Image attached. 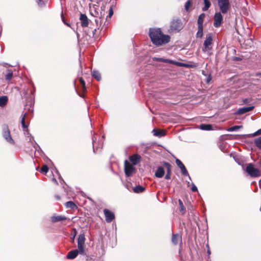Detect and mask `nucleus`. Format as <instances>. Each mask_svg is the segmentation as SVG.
Wrapping results in <instances>:
<instances>
[{"label": "nucleus", "instance_id": "11", "mask_svg": "<svg viewBox=\"0 0 261 261\" xmlns=\"http://www.w3.org/2000/svg\"><path fill=\"white\" fill-rule=\"evenodd\" d=\"M103 213L106 217V221L110 223L115 218L114 214L113 212L108 209H105Z\"/></svg>", "mask_w": 261, "mask_h": 261}, {"label": "nucleus", "instance_id": "21", "mask_svg": "<svg viewBox=\"0 0 261 261\" xmlns=\"http://www.w3.org/2000/svg\"><path fill=\"white\" fill-rule=\"evenodd\" d=\"M152 133L154 136H157L159 137H161L165 135V133L164 131L162 130L156 129H153Z\"/></svg>", "mask_w": 261, "mask_h": 261}, {"label": "nucleus", "instance_id": "16", "mask_svg": "<svg viewBox=\"0 0 261 261\" xmlns=\"http://www.w3.org/2000/svg\"><path fill=\"white\" fill-rule=\"evenodd\" d=\"M79 254L78 250L77 249H74L71 251H70L67 256L66 257L67 259H74L77 257L78 254Z\"/></svg>", "mask_w": 261, "mask_h": 261}, {"label": "nucleus", "instance_id": "45", "mask_svg": "<svg viewBox=\"0 0 261 261\" xmlns=\"http://www.w3.org/2000/svg\"><path fill=\"white\" fill-rule=\"evenodd\" d=\"M211 80V75H209L207 78V80H206V82L207 83H209L210 82V81Z\"/></svg>", "mask_w": 261, "mask_h": 261}, {"label": "nucleus", "instance_id": "8", "mask_svg": "<svg viewBox=\"0 0 261 261\" xmlns=\"http://www.w3.org/2000/svg\"><path fill=\"white\" fill-rule=\"evenodd\" d=\"M213 39L211 35L209 34L206 37V39L203 43L204 47L202 50L204 52L210 50L211 47H210L212 44Z\"/></svg>", "mask_w": 261, "mask_h": 261}, {"label": "nucleus", "instance_id": "41", "mask_svg": "<svg viewBox=\"0 0 261 261\" xmlns=\"http://www.w3.org/2000/svg\"><path fill=\"white\" fill-rule=\"evenodd\" d=\"M191 185H192L191 190L193 192H197L198 191V189H197V187L195 186V185L193 183H192Z\"/></svg>", "mask_w": 261, "mask_h": 261}, {"label": "nucleus", "instance_id": "46", "mask_svg": "<svg viewBox=\"0 0 261 261\" xmlns=\"http://www.w3.org/2000/svg\"><path fill=\"white\" fill-rule=\"evenodd\" d=\"M53 181L56 184H58V182L57 181V180L55 178H53Z\"/></svg>", "mask_w": 261, "mask_h": 261}, {"label": "nucleus", "instance_id": "42", "mask_svg": "<svg viewBox=\"0 0 261 261\" xmlns=\"http://www.w3.org/2000/svg\"><path fill=\"white\" fill-rule=\"evenodd\" d=\"M259 135H261V128L255 132L252 136H255Z\"/></svg>", "mask_w": 261, "mask_h": 261}, {"label": "nucleus", "instance_id": "54", "mask_svg": "<svg viewBox=\"0 0 261 261\" xmlns=\"http://www.w3.org/2000/svg\"><path fill=\"white\" fill-rule=\"evenodd\" d=\"M190 182H188V186H189Z\"/></svg>", "mask_w": 261, "mask_h": 261}, {"label": "nucleus", "instance_id": "31", "mask_svg": "<svg viewBox=\"0 0 261 261\" xmlns=\"http://www.w3.org/2000/svg\"><path fill=\"white\" fill-rule=\"evenodd\" d=\"M65 206L67 208H70L72 209H74V208L76 207V205L75 204V203L71 201L67 202L65 203Z\"/></svg>", "mask_w": 261, "mask_h": 261}, {"label": "nucleus", "instance_id": "37", "mask_svg": "<svg viewBox=\"0 0 261 261\" xmlns=\"http://www.w3.org/2000/svg\"><path fill=\"white\" fill-rule=\"evenodd\" d=\"M46 2V0H37V3L40 7H42L44 6Z\"/></svg>", "mask_w": 261, "mask_h": 261}, {"label": "nucleus", "instance_id": "28", "mask_svg": "<svg viewBox=\"0 0 261 261\" xmlns=\"http://www.w3.org/2000/svg\"><path fill=\"white\" fill-rule=\"evenodd\" d=\"M7 72L5 76V79L7 81H10L12 78L13 72H12V70L10 69H8Z\"/></svg>", "mask_w": 261, "mask_h": 261}, {"label": "nucleus", "instance_id": "24", "mask_svg": "<svg viewBox=\"0 0 261 261\" xmlns=\"http://www.w3.org/2000/svg\"><path fill=\"white\" fill-rule=\"evenodd\" d=\"M200 128L202 130H210L213 129V126L211 124H201Z\"/></svg>", "mask_w": 261, "mask_h": 261}, {"label": "nucleus", "instance_id": "18", "mask_svg": "<svg viewBox=\"0 0 261 261\" xmlns=\"http://www.w3.org/2000/svg\"><path fill=\"white\" fill-rule=\"evenodd\" d=\"M67 219V218L64 216H53L51 217V220L53 222H56L60 221H63Z\"/></svg>", "mask_w": 261, "mask_h": 261}, {"label": "nucleus", "instance_id": "27", "mask_svg": "<svg viewBox=\"0 0 261 261\" xmlns=\"http://www.w3.org/2000/svg\"><path fill=\"white\" fill-rule=\"evenodd\" d=\"M92 76L97 81H99L101 80V75L98 71L94 70L92 72Z\"/></svg>", "mask_w": 261, "mask_h": 261}, {"label": "nucleus", "instance_id": "34", "mask_svg": "<svg viewBox=\"0 0 261 261\" xmlns=\"http://www.w3.org/2000/svg\"><path fill=\"white\" fill-rule=\"evenodd\" d=\"M255 144L256 146L261 150V137L255 140Z\"/></svg>", "mask_w": 261, "mask_h": 261}, {"label": "nucleus", "instance_id": "47", "mask_svg": "<svg viewBox=\"0 0 261 261\" xmlns=\"http://www.w3.org/2000/svg\"><path fill=\"white\" fill-rule=\"evenodd\" d=\"M29 111H30L31 113L33 112V108H32L31 107H30V109L29 110Z\"/></svg>", "mask_w": 261, "mask_h": 261}, {"label": "nucleus", "instance_id": "50", "mask_svg": "<svg viewBox=\"0 0 261 261\" xmlns=\"http://www.w3.org/2000/svg\"><path fill=\"white\" fill-rule=\"evenodd\" d=\"M75 236H76V232H74V234H73V236H72V237H73V238H72V239H74V237H75Z\"/></svg>", "mask_w": 261, "mask_h": 261}, {"label": "nucleus", "instance_id": "5", "mask_svg": "<svg viewBox=\"0 0 261 261\" xmlns=\"http://www.w3.org/2000/svg\"><path fill=\"white\" fill-rule=\"evenodd\" d=\"M3 136L5 139L9 143L14 144V141L12 138L10 130L8 126L6 125L3 128Z\"/></svg>", "mask_w": 261, "mask_h": 261}, {"label": "nucleus", "instance_id": "29", "mask_svg": "<svg viewBox=\"0 0 261 261\" xmlns=\"http://www.w3.org/2000/svg\"><path fill=\"white\" fill-rule=\"evenodd\" d=\"M203 1H204V6L202 8V10L203 11H206L211 7V4L208 0H203Z\"/></svg>", "mask_w": 261, "mask_h": 261}, {"label": "nucleus", "instance_id": "25", "mask_svg": "<svg viewBox=\"0 0 261 261\" xmlns=\"http://www.w3.org/2000/svg\"><path fill=\"white\" fill-rule=\"evenodd\" d=\"M134 192L136 193H142L145 190V188L141 186H137L133 188Z\"/></svg>", "mask_w": 261, "mask_h": 261}, {"label": "nucleus", "instance_id": "3", "mask_svg": "<svg viewBox=\"0 0 261 261\" xmlns=\"http://www.w3.org/2000/svg\"><path fill=\"white\" fill-rule=\"evenodd\" d=\"M246 171L251 177H256L261 176V171L254 167L252 164L247 165Z\"/></svg>", "mask_w": 261, "mask_h": 261}, {"label": "nucleus", "instance_id": "2", "mask_svg": "<svg viewBox=\"0 0 261 261\" xmlns=\"http://www.w3.org/2000/svg\"><path fill=\"white\" fill-rule=\"evenodd\" d=\"M85 236L84 233L80 234L77 238V248L79 253L82 255H87L85 249Z\"/></svg>", "mask_w": 261, "mask_h": 261}, {"label": "nucleus", "instance_id": "7", "mask_svg": "<svg viewBox=\"0 0 261 261\" xmlns=\"http://www.w3.org/2000/svg\"><path fill=\"white\" fill-rule=\"evenodd\" d=\"M125 174L126 176H129L135 172V168L130 164L127 162V161H125L124 165Z\"/></svg>", "mask_w": 261, "mask_h": 261}, {"label": "nucleus", "instance_id": "13", "mask_svg": "<svg viewBox=\"0 0 261 261\" xmlns=\"http://www.w3.org/2000/svg\"><path fill=\"white\" fill-rule=\"evenodd\" d=\"M254 108V106L241 108L236 111L235 114L237 115H242L247 112L252 111V110H253Z\"/></svg>", "mask_w": 261, "mask_h": 261}, {"label": "nucleus", "instance_id": "39", "mask_svg": "<svg viewBox=\"0 0 261 261\" xmlns=\"http://www.w3.org/2000/svg\"><path fill=\"white\" fill-rule=\"evenodd\" d=\"M113 9H112V7H111L110 9H109V15L107 16V19H108V17H109V18H110L111 17V16L113 15Z\"/></svg>", "mask_w": 261, "mask_h": 261}, {"label": "nucleus", "instance_id": "1", "mask_svg": "<svg viewBox=\"0 0 261 261\" xmlns=\"http://www.w3.org/2000/svg\"><path fill=\"white\" fill-rule=\"evenodd\" d=\"M149 36L153 44L156 46L166 44L170 39V37L168 35H164L160 28L150 29Z\"/></svg>", "mask_w": 261, "mask_h": 261}, {"label": "nucleus", "instance_id": "30", "mask_svg": "<svg viewBox=\"0 0 261 261\" xmlns=\"http://www.w3.org/2000/svg\"><path fill=\"white\" fill-rule=\"evenodd\" d=\"M178 203L179 205V211L182 214H185L186 213V208L183 204L182 201L180 199L178 200Z\"/></svg>", "mask_w": 261, "mask_h": 261}, {"label": "nucleus", "instance_id": "26", "mask_svg": "<svg viewBox=\"0 0 261 261\" xmlns=\"http://www.w3.org/2000/svg\"><path fill=\"white\" fill-rule=\"evenodd\" d=\"M27 113H25L21 119V123L22 125V127L24 129V130L28 129V125L25 122V118L27 117Z\"/></svg>", "mask_w": 261, "mask_h": 261}, {"label": "nucleus", "instance_id": "14", "mask_svg": "<svg viewBox=\"0 0 261 261\" xmlns=\"http://www.w3.org/2000/svg\"><path fill=\"white\" fill-rule=\"evenodd\" d=\"M80 19L81 22V25L83 27H88L89 24V20L85 14H81Z\"/></svg>", "mask_w": 261, "mask_h": 261}, {"label": "nucleus", "instance_id": "52", "mask_svg": "<svg viewBox=\"0 0 261 261\" xmlns=\"http://www.w3.org/2000/svg\"><path fill=\"white\" fill-rule=\"evenodd\" d=\"M64 23L67 25L69 26V24L68 23H66L65 22H64Z\"/></svg>", "mask_w": 261, "mask_h": 261}, {"label": "nucleus", "instance_id": "9", "mask_svg": "<svg viewBox=\"0 0 261 261\" xmlns=\"http://www.w3.org/2000/svg\"><path fill=\"white\" fill-rule=\"evenodd\" d=\"M214 26L216 28L219 27L222 23L223 17L220 12L216 13L214 17Z\"/></svg>", "mask_w": 261, "mask_h": 261}, {"label": "nucleus", "instance_id": "6", "mask_svg": "<svg viewBox=\"0 0 261 261\" xmlns=\"http://www.w3.org/2000/svg\"><path fill=\"white\" fill-rule=\"evenodd\" d=\"M182 29V24L180 20H173L170 25V29L172 31L179 32Z\"/></svg>", "mask_w": 261, "mask_h": 261}, {"label": "nucleus", "instance_id": "43", "mask_svg": "<svg viewBox=\"0 0 261 261\" xmlns=\"http://www.w3.org/2000/svg\"><path fill=\"white\" fill-rule=\"evenodd\" d=\"M99 19L100 23H102V22H103V18H101V17H100L98 19H95V22L97 24L98 22L99 21Z\"/></svg>", "mask_w": 261, "mask_h": 261}, {"label": "nucleus", "instance_id": "17", "mask_svg": "<svg viewBox=\"0 0 261 261\" xmlns=\"http://www.w3.org/2000/svg\"><path fill=\"white\" fill-rule=\"evenodd\" d=\"M165 174V170L163 167L160 166L158 168L155 173V176L158 178H162Z\"/></svg>", "mask_w": 261, "mask_h": 261}, {"label": "nucleus", "instance_id": "22", "mask_svg": "<svg viewBox=\"0 0 261 261\" xmlns=\"http://www.w3.org/2000/svg\"><path fill=\"white\" fill-rule=\"evenodd\" d=\"M8 97L6 96H0V107L5 106L8 102Z\"/></svg>", "mask_w": 261, "mask_h": 261}, {"label": "nucleus", "instance_id": "19", "mask_svg": "<svg viewBox=\"0 0 261 261\" xmlns=\"http://www.w3.org/2000/svg\"><path fill=\"white\" fill-rule=\"evenodd\" d=\"M153 60L158 62H162L166 63H171V64H175V62L172 60L169 59H166L162 58H156L154 57L153 58Z\"/></svg>", "mask_w": 261, "mask_h": 261}, {"label": "nucleus", "instance_id": "33", "mask_svg": "<svg viewBox=\"0 0 261 261\" xmlns=\"http://www.w3.org/2000/svg\"><path fill=\"white\" fill-rule=\"evenodd\" d=\"M24 134L29 138L30 142H32L34 141V137L29 133L28 129L24 130Z\"/></svg>", "mask_w": 261, "mask_h": 261}, {"label": "nucleus", "instance_id": "51", "mask_svg": "<svg viewBox=\"0 0 261 261\" xmlns=\"http://www.w3.org/2000/svg\"><path fill=\"white\" fill-rule=\"evenodd\" d=\"M207 253L208 255H210L211 254V251L210 250H208L207 251Z\"/></svg>", "mask_w": 261, "mask_h": 261}, {"label": "nucleus", "instance_id": "36", "mask_svg": "<svg viewBox=\"0 0 261 261\" xmlns=\"http://www.w3.org/2000/svg\"><path fill=\"white\" fill-rule=\"evenodd\" d=\"M48 167L47 165H43L41 169V172L42 173H46L48 171Z\"/></svg>", "mask_w": 261, "mask_h": 261}, {"label": "nucleus", "instance_id": "40", "mask_svg": "<svg viewBox=\"0 0 261 261\" xmlns=\"http://www.w3.org/2000/svg\"><path fill=\"white\" fill-rule=\"evenodd\" d=\"M80 82L81 84L82 85L83 89L85 90V83L84 80L82 77H81V78H80Z\"/></svg>", "mask_w": 261, "mask_h": 261}, {"label": "nucleus", "instance_id": "4", "mask_svg": "<svg viewBox=\"0 0 261 261\" xmlns=\"http://www.w3.org/2000/svg\"><path fill=\"white\" fill-rule=\"evenodd\" d=\"M218 4L221 12L223 14L226 13L230 7L229 0H218Z\"/></svg>", "mask_w": 261, "mask_h": 261}, {"label": "nucleus", "instance_id": "23", "mask_svg": "<svg viewBox=\"0 0 261 261\" xmlns=\"http://www.w3.org/2000/svg\"><path fill=\"white\" fill-rule=\"evenodd\" d=\"M205 17V15L204 13H202L199 16L197 20L198 26H203V21Z\"/></svg>", "mask_w": 261, "mask_h": 261}, {"label": "nucleus", "instance_id": "12", "mask_svg": "<svg viewBox=\"0 0 261 261\" xmlns=\"http://www.w3.org/2000/svg\"><path fill=\"white\" fill-rule=\"evenodd\" d=\"M163 164L167 170V174L165 175V178L166 179H169L171 178V165L169 163L166 162H163Z\"/></svg>", "mask_w": 261, "mask_h": 261}, {"label": "nucleus", "instance_id": "38", "mask_svg": "<svg viewBox=\"0 0 261 261\" xmlns=\"http://www.w3.org/2000/svg\"><path fill=\"white\" fill-rule=\"evenodd\" d=\"M192 2L191 0H188L185 4V9L188 11L189 10L190 6L191 5Z\"/></svg>", "mask_w": 261, "mask_h": 261}, {"label": "nucleus", "instance_id": "32", "mask_svg": "<svg viewBox=\"0 0 261 261\" xmlns=\"http://www.w3.org/2000/svg\"><path fill=\"white\" fill-rule=\"evenodd\" d=\"M203 36V26H198V32L196 37L201 38Z\"/></svg>", "mask_w": 261, "mask_h": 261}, {"label": "nucleus", "instance_id": "20", "mask_svg": "<svg viewBox=\"0 0 261 261\" xmlns=\"http://www.w3.org/2000/svg\"><path fill=\"white\" fill-rule=\"evenodd\" d=\"M140 156L138 154H135L130 156V161L134 165H137L140 161Z\"/></svg>", "mask_w": 261, "mask_h": 261}, {"label": "nucleus", "instance_id": "49", "mask_svg": "<svg viewBox=\"0 0 261 261\" xmlns=\"http://www.w3.org/2000/svg\"><path fill=\"white\" fill-rule=\"evenodd\" d=\"M126 188L128 190H129V191L130 190V189H129V187H128V184H126Z\"/></svg>", "mask_w": 261, "mask_h": 261}, {"label": "nucleus", "instance_id": "35", "mask_svg": "<svg viewBox=\"0 0 261 261\" xmlns=\"http://www.w3.org/2000/svg\"><path fill=\"white\" fill-rule=\"evenodd\" d=\"M241 126L235 125L232 127L229 128L227 130L229 132H233L238 130Z\"/></svg>", "mask_w": 261, "mask_h": 261}, {"label": "nucleus", "instance_id": "10", "mask_svg": "<svg viewBox=\"0 0 261 261\" xmlns=\"http://www.w3.org/2000/svg\"><path fill=\"white\" fill-rule=\"evenodd\" d=\"M175 162L177 166L180 169L182 173L185 176L188 175L189 179L191 180L190 176L189 175L188 172L182 163L179 159H176Z\"/></svg>", "mask_w": 261, "mask_h": 261}, {"label": "nucleus", "instance_id": "44", "mask_svg": "<svg viewBox=\"0 0 261 261\" xmlns=\"http://www.w3.org/2000/svg\"><path fill=\"white\" fill-rule=\"evenodd\" d=\"M94 142H95L94 139L93 138H92V142H93V151L95 152V148L94 147Z\"/></svg>", "mask_w": 261, "mask_h": 261}, {"label": "nucleus", "instance_id": "48", "mask_svg": "<svg viewBox=\"0 0 261 261\" xmlns=\"http://www.w3.org/2000/svg\"><path fill=\"white\" fill-rule=\"evenodd\" d=\"M109 23V22H107V20H106L105 22H104V25H108Z\"/></svg>", "mask_w": 261, "mask_h": 261}, {"label": "nucleus", "instance_id": "53", "mask_svg": "<svg viewBox=\"0 0 261 261\" xmlns=\"http://www.w3.org/2000/svg\"><path fill=\"white\" fill-rule=\"evenodd\" d=\"M56 197H57V198L58 199H60V197H59V196H56Z\"/></svg>", "mask_w": 261, "mask_h": 261}, {"label": "nucleus", "instance_id": "15", "mask_svg": "<svg viewBox=\"0 0 261 261\" xmlns=\"http://www.w3.org/2000/svg\"><path fill=\"white\" fill-rule=\"evenodd\" d=\"M182 241L181 236L178 233L173 234L172 237V242L174 245H177L179 243H181Z\"/></svg>", "mask_w": 261, "mask_h": 261}]
</instances>
